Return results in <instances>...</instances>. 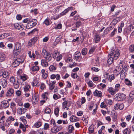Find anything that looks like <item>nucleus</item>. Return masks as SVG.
<instances>
[{
    "label": "nucleus",
    "mask_w": 134,
    "mask_h": 134,
    "mask_svg": "<svg viewBox=\"0 0 134 134\" xmlns=\"http://www.w3.org/2000/svg\"><path fill=\"white\" fill-rule=\"evenodd\" d=\"M81 54L80 52H76L74 55V59L77 60L81 57Z\"/></svg>",
    "instance_id": "15"
},
{
    "label": "nucleus",
    "mask_w": 134,
    "mask_h": 134,
    "mask_svg": "<svg viewBox=\"0 0 134 134\" xmlns=\"http://www.w3.org/2000/svg\"><path fill=\"white\" fill-rule=\"evenodd\" d=\"M14 93V90L13 88H9L8 90L6 96L9 97L11 96Z\"/></svg>",
    "instance_id": "8"
},
{
    "label": "nucleus",
    "mask_w": 134,
    "mask_h": 134,
    "mask_svg": "<svg viewBox=\"0 0 134 134\" xmlns=\"http://www.w3.org/2000/svg\"><path fill=\"white\" fill-rule=\"evenodd\" d=\"M49 124L47 123H45L44 125L43 128L42 129L44 130H47L49 129Z\"/></svg>",
    "instance_id": "41"
},
{
    "label": "nucleus",
    "mask_w": 134,
    "mask_h": 134,
    "mask_svg": "<svg viewBox=\"0 0 134 134\" xmlns=\"http://www.w3.org/2000/svg\"><path fill=\"white\" fill-rule=\"evenodd\" d=\"M14 25L16 29L20 30H23L24 28V26L22 23H15Z\"/></svg>",
    "instance_id": "4"
},
{
    "label": "nucleus",
    "mask_w": 134,
    "mask_h": 134,
    "mask_svg": "<svg viewBox=\"0 0 134 134\" xmlns=\"http://www.w3.org/2000/svg\"><path fill=\"white\" fill-rule=\"evenodd\" d=\"M126 97V95L123 94H121L115 97V99L118 101H120L124 100Z\"/></svg>",
    "instance_id": "5"
},
{
    "label": "nucleus",
    "mask_w": 134,
    "mask_h": 134,
    "mask_svg": "<svg viewBox=\"0 0 134 134\" xmlns=\"http://www.w3.org/2000/svg\"><path fill=\"white\" fill-rule=\"evenodd\" d=\"M44 111L46 113L49 114L51 112V110L50 108L47 107L46 108Z\"/></svg>",
    "instance_id": "59"
},
{
    "label": "nucleus",
    "mask_w": 134,
    "mask_h": 134,
    "mask_svg": "<svg viewBox=\"0 0 134 134\" xmlns=\"http://www.w3.org/2000/svg\"><path fill=\"white\" fill-rule=\"evenodd\" d=\"M134 98V92L132 91L129 94V97L128 99L129 102L130 103H132Z\"/></svg>",
    "instance_id": "12"
},
{
    "label": "nucleus",
    "mask_w": 134,
    "mask_h": 134,
    "mask_svg": "<svg viewBox=\"0 0 134 134\" xmlns=\"http://www.w3.org/2000/svg\"><path fill=\"white\" fill-rule=\"evenodd\" d=\"M94 125H91L89 127L88 130L89 133L91 134L94 132Z\"/></svg>",
    "instance_id": "24"
},
{
    "label": "nucleus",
    "mask_w": 134,
    "mask_h": 134,
    "mask_svg": "<svg viewBox=\"0 0 134 134\" xmlns=\"http://www.w3.org/2000/svg\"><path fill=\"white\" fill-rule=\"evenodd\" d=\"M21 59L20 58H17L14 61L12 64V66L15 68L18 66L21 62Z\"/></svg>",
    "instance_id": "6"
},
{
    "label": "nucleus",
    "mask_w": 134,
    "mask_h": 134,
    "mask_svg": "<svg viewBox=\"0 0 134 134\" xmlns=\"http://www.w3.org/2000/svg\"><path fill=\"white\" fill-rule=\"evenodd\" d=\"M61 97V96L58 94H54L53 96V98L55 100H57L58 99L60 98Z\"/></svg>",
    "instance_id": "31"
},
{
    "label": "nucleus",
    "mask_w": 134,
    "mask_h": 134,
    "mask_svg": "<svg viewBox=\"0 0 134 134\" xmlns=\"http://www.w3.org/2000/svg\"><path fill=\"white\" fill-rule=\"evenodd\" d=\"M7 81L4 79H0V84L3 88L6 87L7 85Z\"/></svg>",
    "instance_id": "10"
},
{
    "label": "nucleus",
    "mask_w": 134,
    "mask_h": 134,
    "mask_svg": "<svg viewBox=\"0 0 134 134\" xmlns=\"http://www.w3.org/2000/svg\"><path fill=\"white\" fill-rule=\"evenodd\" d=\"M87 53V49L86 48H83L82 50V53L83 55H86Z\"/></svg>",
    "instance_id": "49"
},
{
    "label": "nucleus",
    "mask_w": 134,
    "mask_h": 134,
    "mask_svg": "<svg viewBox=\"0 0 134 134\" xmlns=\"http://www.w3.org/2000/svg\"><path fill=\"white\" fill-rule=\"evenodd\" d=\"M42 76L44 79H46L48 77V74L46 72L45 70L44 69H42L41 70Z\"/></svg>",
    "instance_id": "18"
},
{
    "label": "nucleus",
    "mask_w": 134,
    "mask_h": 134,
    "mask_svg": "<svg viewBox=\"0 0 134 134\" xmlns=\"http://www.w3.org/2000/svg\"><path fill=\"white\" fill-rule=\"evenodd\" d=\"M42 52L43 55L45 58L46 60L48 62H49L51 61L52 59L51 54L47 52L44 49H43Z\"/></svg>",
    "instance_id": "2"
},
{
    "label": "nucleus",
    "mask_w": 134,
    "mask_h": 134,
    "mask_svg": "<svg viewBox=\"0 0 134 134\" xmlns=\"http://www.w3.org/2000/svg\"><path fill=\"white\" fill-rule=\"evenodd\" d=\"M100 38L98 34H96L94 36V40L96 43L100 41Z\"/></svg>",
    "instance_id": "25"
},
{
    "label": "nucleus",
    "mask_w": 134,
    "mask_h": 134,
    "mask_svg": "<svg viewBox=\"0 0 134 134\" xmlns=\"http://www.w3.org/2000/svg\"><path fill=\"white\" fill-rule=\"evenodd\" d=\"M120 53L119 50H117L115 52L114 50L111 52L109 54V57H112L114 60H116L119 57Z\"/></svg>",
    "instance_id": "1"
},
{
    "label": "nucleus",
    "mask_w": 134,
    "mask_h": 134,
    "mask_svg": "<svg viewBox=\"0 0 134 134\" xmlns=\"http://www.w3.org/2000/svg\"><path fill=\"white\" fill-rule=\"evenodd\" d=\"M72 7H69L67 8L66 9L60 13L61 15H63L67 13L69 10H72Z\"/></svg>",
    "instance_id": "16"
},
{
    "label": "nucleus",
    "mask_w": 134,
    "mask_h": 134,
    "mask_svg": "<svg viewBox=\"0 0 134 134\" xmlns=\"http://www.w3.org/2000/svg\"><path fill=\"white\" fill-rule=\"evenodd\" d=\"M70 121L71 122H76L79 121V119L75 116H71L70 119Z\"/></svg>",
    "instance_id": "17"
},
{
    "label": "nucleus",
    "mask_w": 134,
    "mask_h": 134,
    "mask_svg": "<svg viewBox=\"0 0 134 134\" xmlns=\"http://www.w3.org/2000/svg\"><path fill=\"white\" fill-rule=\"evenodd\" d=\"M93 95L94 96H97L98 97H101L102 96V92L97 90H96L94 92Z\"/></svg>",
    "instance_id": "11"
},
{
    "label": "nucleus",
    "mask_w": 134,
    "mask_h": 134,
    "mask_svg": "<svg viewBox=\"0 0 134 134\" xmlns=\"http://www.w3.org/2000/svg\"><path fill=\"white\" fill-rule=\"evenodd\" d=\"M8 40L11 42H14L16 41V37L15 36L11 37L8 38Z\"/></svg>",
    "instance_id": "28"
},
{
    "label": "nucleus",
    "mask_w": 134,
    "mask_h": 134,
    "mask_svg": "<svg viewBox=\"0 0 134 134\" xmlns=\"http://www.w3.org/2000/svg\"><path fill=\"white\" fill-rule=\"evenodd\" d=\"M21 44L19 42H17L16 44H15V47L14 49L18 50L19 51H21Z\"/></svg>",
    "instance_id": "19"
},
{
    "label": "nucleus",
    "mask_w": 134,
    "mask_h": 134,
    "mask_svg": "<svg viewBox=\"0 0 134 134\" xmlns=\"http://www.w3.org/2000/svg\"><path fill=\"white\" fill-rule=\"evenodd\" d=\"M24 106L25 108H28L30 107V104L28 103H24Z\"/></svg>",
    "instance_id": "63"
},
{
    "label": "nucleus",
    "mask_w": 134,
    "mask_h": 134,
    "mask_svg": "<svg viewBox=\"0 0 134 134\" xmlns=\"http://www.w3.org/2000/svg\"><path fill=\"white\" fill-rule=\"evenodd\" d=\"M1 105L2 108H6L9 106V103L7 101L3 100L1 102Z\"/></svg>",
    "instance_id": "7"
},
{
    "label": "nucleus",
    "mask_w": 134,
    "mask_h": 134,
    "mask_svg": "<svg viewBox=\"0 0 134 134\" xmlns=\"http://www.w3.org/2000/svg\"><path fill=\"white\" fill-rule=\"evenodd\" d=\"M62 56L61 54L57 55V57H56L54 59H56L57 61L58 62L60 61L62 58Z\"/></svg>",
    "instance_id": "37"
},
{
    "label": "nucleus",
    "mask_w": 134,
    "mask_h": 134,
    "mask_svg": "<svg viewBox=\"0 0 134 134\" xmlns=\"http://www.w3.org/2000/svg\"><path fill=\"white\" fill-rule=\"evenodd\" d=\"M99 85L102 87V89L105 88L106 87V85L105 84L102 83H100Z\"/></svg>",
    "instance_id": "64"
},
{
    "label": "nucleus",
    "mask_w": 134,
    "mask_h": 134,
    "mask_svg": "<svg viewBox=\"0 0 134 134\" xmlns=\"http://www.w3.org/2000/svg\"><path fill=\"white\" fill-rule=\"evenodd\" d=\"M58 51H55L53 53V57L54 58L57 55L60 54Z\"/></svg>",
    "instance_id": "50"
},
{
    "label": "nucleus",
    "mask_w": 134,
    "mask_h": 134,
    "mask_svg": "<svg viewBox=\"0 0 134 134\" xmlns=\"http://www.w3.org/2000/svg\"><path fill=\"white\" fill-rule=\"evenodd\" d=\"M74 127L71 125H70L68 126V129L69 133H71L72 131L74 130Z\"/></svg>",
    "instance_id": "26"
},
{
    "label": "nucleus",
    "mask_w": 134,
    "mask_h": 134,
    "mask_svg": "<svg viewBox=\"0 0 134 134\" xmlns=\"http://www.w3.org/2000/svg\"><path fill=\"white\" fill-rule=\"evenodd\" d=\"M81 23L80 21H78L76 22L75 24L76 27L78 28L80 26Z\"/></svg>",
    "instance_id": "60"
},
{
    "label": "nucleus",
    "mask_w": 134,
    "mask_h": 134,
    "mask_svg": "<svg viewBox=\"0 0 134 134\" xmlns=\"http://www.w3.org/2000/svg\"><path fill=\"white\" fill-rule=\"evenodd\" d=\"M39 69V66L36 65L32 66L31 68V70L32 71H38Z\"/></svg>",
    "instance_id": "38"
},
{
    "label": "nucleus",
    "mask_w": 134,
    "mask_h": 134,
    "mask_svg": "<svg viewBox=\"0 0 134 134\" xmlns=\"http://www.w3.org/2000/svg\"><path fill=\"white\" fill-rule=\"evenodd\" d=\"M129 51L131 53L133 52L134 51V45H131L129 47Z\"/></svg>",
    "instance_id": "52"
},
{
    "label": "nucleus",
    "mask_w": 134,
    "mask_h": 134,
    "mask_svg": "<svg viewBox=\"0 0 134 134\" xmlns=\"http://www.w3.org/2000/svg\"><path fill=\"white\" fill-rule=\"evenodd\" d=\"M20 79L21 80L23 81H25L27 79V76L26 75H24L21 76H20Z\"/></svg>",
    "instance_id": "51"
},
{
    "label": "nucleus",
    "mask_w": 134,
    "mask_h": 134,
    "mask_svg": "<svg viewBox=\"0 0 134 134\" xmlns=\"http://www.w3.org/2000/svg\"><path fill=\"white\" fill-rule=\"evenodd\" d=\"M38 134H46V133L43 129H40L38 130Z\"/></svg>",
    "instance_id": "39"
},
{
    "label": "nucleus",
    "mask_w": 134,
    "mask_h": 134,
    "mask_svg": "<svg viewBox=\"0 0 134 134\" xmlns=\"http://www.w3.org/2000/svg\"><path fill=\"white\" fill-rule=\"evenodd\" d=\"M29 22L31 23L32 26L34 27L35 26L37 23V21L36 19H33L32 21H30Z\"/></svg>",
    "instance_id": "35"
},
{
    "label": "nucleus",
    "mask_w": 134,
    "mask_h": 134,
    "mask_svg": "<svg viewBox=\"0 0 134 134\" xmlns=\"http://www.w3.org/2000/svg\"><path fill=\"white\" fill-rule=\"evenodd\" d=\"M96 49V47L94 46L93 47H92L91 48V49L90 50L89 53L90 54H92L95 51V50Z\"/></svg>",
    "instance_id": "36"
},
{
    "label": "nucleus",
    "mask_w": 134,
    "mask_h": 134,
    "mask_svg": "<svg viewBox=\"0 0 134 134\" xmlns=\"http://www.w3.org/2000/svg\"><path fill=\"white\" fill-rule=\"evenodd\" d=\"M122 69V70L121 71V72L122 73H124L125 74L127 70V68L126 65H125Z\"/></svg>",
    "instance_id": "43"
},
{
    "label": "nucleus",
    "mask_w": 134,
    "mask_h": 134,
    "mask_svg": "<svg viewBox=\"0 0 134 134\" xmlns=\"http://www.w3.org/2000/svg\"><path fill=\"white\" fill-rule=\"evenodd\" d=\"M56 82V81H54L50 82L49 85V88L50 90H52L54 88V85Z\"/></svg>",
    "instance_id": "20"
},
{
    "label": "nucleus",
    "mask_w": 134,
    "mask_h": 134,
    "mask_svg": "<svg viewBox=\"0 0 134 134\" xmlns=\"http://www.w3.org/2000/svg\"><path fill=\"white\" fill-rule=\"evenodd\" d=\"M62 38V36L61 35H59L56 38L55 40V42L58 43L60 40V39Z\"/></svg>",
    "instance_id": "55"
},
{
    "label": "nucleus",
    "mask_w": 134,
    "mask_h": 134,
    "mask_svg": "<svg viewBox=\"0 0 134 134\" xmlns=\"http://www.w3.org/2000/svg\"><path fill=\"white\" fill-rule=\"evenodd\" d=\"M68 100H65L63 103V108L65 109V108H67V104Z\"/></svg>",
    "instance_id": "42"
},
{
    "label": "nucleus",
    "mask_w": 134,
    "mask_h": 134,
    "mask_svg": "<svg viewBox=\"0 0 134 134\" xmlns=\"http://www.w3.org/2000/svg\"><path fill=\"white\" fill-rule=\"evenodd\" d=\"M38 83V81L36 78H34V80L32 82V84L33 86H37Z\"/></svg>",
    "instance_id": "27"
},
{
    "label": "nucleus",
    "mask_w": 134,
    "mask_h": 134,
    "mask_svg": "<svg viewBox=\"0 0 134 134\" xmlns=\"http://www.w3.org/2000/svg\"><path fill=\"white\" fill-rule=\"evenodd\" d=\"M38 39V36H35L33 38L31 39L28 42L29 46L31 47L34 45Z\"/></svg>",
    "instance_id": "3"
},
{
    "label": "nucleus",
    "mask_w": 134,
    "mask_h": 134,
    "mask_svg": "<svg viewBox=\"0 0 134 134\" xmlns=\"http://www.w3.org/2000/svg\"><path fill=\"white\" fill-rule=\"evenodd\" d=\"M115 78L114 77V75H109V78L108 79V80L109 81L111 82V81L114 80V79Z\"/></svg>",
    "instance_id": "57"
},
{
    "label": "nucleus",
    "mask_w": 134,
    "mask_h": 134,
    "mask_svg": "<svg viewBox=\"0 0 134 134\" xmlns=\"http://www.w3.org/2000/svg\"><path fill=\"white\" fill-rule=\"evenodd\" d=\"M131 132L130 130L129 129L127 128L124 130L123 133L124 134H130Z\"/></svg>",
    "instance_id": "40"
},
{
    "label": "nucleus",
    "mask_w": 134,
    "mask_h": 134,
    "mask_svg": "<svg viewBox=\"0 0 134 134\" xmlns=\"http://www.w3.org/2000/svg\"><path fill=\"white\" fill-rule=\"evenodd\" d=\"M14 119L12 116H10L9 118H8L6 120V122H7L8 125L7 126L8 127L10 123V121H13L14 120Z\"/></svg>",
    "instance_id": "22"
},
{
    "label": "nucleus",
    "mask_w": 134,
    "mask_h": 134,
    "mask_svg": "<svg viewBox=\"0 0 134 134\" xmlns=\"http://www.w3.org/2000/svg\"><path fill=\"white\" fill-rule=\"evenodd\" d=\"M125 84L128 86H131L132 85V83L131 82L127 79H125Z\"/></svg>",
    "instance_id": "47"
},
{
    "label": "nucleus",
    "mask_w": 134,
    "mask_h": 134,
    "mask_svg": "<svg viewBox=\"0 0 134 134\" xmlns=\"http://www.w3.org/2000/svg\"><path fill=\"white\" fill-rule=\"evenodd\" d=\"M59 111V109L58 108H57L55 109L54 110V113L57 116H58V113Z\"/></svg>",
    "instance_id": "45"
},
{
    "label": "nucleus",
    "mask_w": 134,
    "mask_h": 134,
    "mask_svg": "<svg viewBox=\"0 0 134 134\" xmlns=\"http://www.w3.org/2000/svg\"><path fill=\"white\" fill-rule=\"evenodd\" d=\"M13 84V86L14 88L15 89H18L19 86V83L18 81H16Z\"/></svg>",
    "instance_id": "23"
},
{
    "label": "nucleus",
    "mask_w": 134,
    "mask_h": 134,
    "mask_svg": "<svg viewBox=\"0 0 134 134\" xmlns=\"http://www.w3.org/2000/svg\"><path fill=\"white\" fill-rule=\"evenodd\" d=\"M49 69L50 71L52 72H54L55 71V70H56V67L55 66L52 65L49 66Z\"/></svg>",
    "instance_id": "29"
},
{
    "label": "nucleus",
    "mask_w": 134,
    "mask_h": 134,
    "mask_svg": "<svg viewBox=\"0 0 134 134\" xmlns=\"http://www.w3.org/2000/svg\"><path fill=\"white\" fill-rule=\"evenodd\" d=\"M36 31H37V29H34L32 31H30L28 33V34H33L35 33V32Z\"/></svg>",
    "instance_id": "61"
},
{
    "label": "nucleus",
    "mask_w": 134,
    "mask_h": 134,
    "mask_svg": "<svg viewBox=\"0 0 134 134\" xmlns=\"http://www.w3.org/2000/svg\"><path fill=\"white\" fill-rule=\"evenodd\" d=\"M2 73H3V74H2V76L4 78H7L8 75L7 72L5 71L4 72L2 71Z\"/></svg>",
    "instance_id": "56"
},
{
    "label": "nucleus",
    "mask_w": 134,
    "mask_h": 134,
    "mask_svg": "<svg viewBox=\"0 0 134 134\" xmlns=\"http://www.w3.org/2000/svg\"><path fill=\"white\" fill-rule=\"evenodd\" d=\"M57 126H54L51 129V131L52 133H55L59 131V130L57 128Z\"/></svg>",
    "instance_id": "30"
},
{
    "label": "nucleus",
    "mask_w": 134,
    "mask_h": 134,
    "mask_svg": "<svg viewBox=\"0 0 134 134\" xmlns=\"http://www.w3.org/2000/svg\"><path fill=\"white\" fill-rule=\"evenodd\" d=\"M109 58L108 60L107 63L109 64H111L113 62L114 59L112 58V57Z\"/></svg>",
    "instance_id": "46"
},
{
    "label": "nucleus",
    "mask_w": 134,
    "mask_h": 134,
    "mask_svg": "<svg viewBox=\"0 0 134 134\" xmlns=\"http://www.w3.org/2000/svg\"><path fill=\"white\" fill-rule=\"evenodd\" d=\"M115 90V89L112 87H108L107 89V91L112 95H114L115 94L116 92Z\"/></svg>",
    "instance_id": "14"
},
{
    "label": "nucleus",
    "mask_w": 134,
    "mask_h": 134,
    "mask_svg": "<svg viewBox=\"0 0 134 134\" xmlns=\"http://www.w3.org/2000/svg\"><path fill=\"white\" fill-rule=\"evenodd\" d=\"M21 51H19L14 49L13 51V53L15 56H16L19 54L20 52Z\"/></svg>",
    "instance_id": "48"
},
{
    "label": "nucleus",
    "mask_w": 134,
    "mask_h": 134,
    "mask_svg": "<svg viewBox=\"0 0 134 134\" xmlns=\"http://www.w3.org/2000/svg\"><path fill=\"white\" fill-rule=\"evenodd\" d=\"M49 95V94L48 92H45L42 94V97L43 98L47 100L48 98V97Z\"/></svg>",
    "instance_id": "34"
},
{
    "label": "nucleus",
    "mask_w": 134,
    "mask_h": 134,
    "mask_svg": "<svg viewBox=\"0 0 134 134\" xmlns=\"http://www.w3.org/2000/svg\"><path fill=\"white\" fill-rule=\"evenodd\" d=\"M43 24H45L46 25H49L51 24L50 20L48 19H46L43 22Z\"/></svg>",
    "instance_id": "33"
},
{
    "label": "nucleus",
    "mask_w": 134,
    "mask_h": 134,
    "mask_svg": "<svg viewBox=\"0 0 134 134\" xmlns=\"http://www.w3.org/2000/svg\"><path fill=\"white\" fill-rule=\"evenodd\" d=\"M41 64L43 67H47L48 66L47 61L45 59H42L41 60Z\"/></svg>",
    "instance_id": "21"
},
{
    "label": "nucleus",
    "mask_w": 134,
    "mask_h": 134,
    "mask_svg": "<svg viewBox=\"0 0 134 134\" xmlns=\"http://www.w3.org/2000/svg\"><path fill=\"white\" fill-rule=\"evenodd\" d=\"M30 86L29 85H25L24 87V90L25 92H27L29 91Z\"/></svg>",
    "instance_id": "44"
},
{
    "label": "nucleus",
    "mask_w": 134,
    "mask_h": 134,
    "mask_svg": "<svg viewBox=\"0 0 134 134\" xmlns=\"http://www.w3.org/2000/svg\"><path fill=\"white\" fill-rule=\"evenodd\" d=\"M41 125L42 123L41 122L37 121L34 124V126L35 127L39 128Z\"/></svg>",
    "instance_id": "32"
},
{
    "label": "nucleus",
    "mask_w": 134,
    "mask_h": 134,
    "mask_svg": "<svg viewBox=\"0 0 134 134\" xmlns=\"http://www.w3.org/2000/svg\"><path fill=\"white\" fill-rule=\"evenodd\" d=\"M71 77L73 79H75L77 77V75L75 73H72L71 74Z\"/></svg>",
    "instance_id": "62"
},
{
    "label": "nucleus",
    "mask_w": 134,
    "mask_h": 134,
    "mask_svg": "<svg viewBox=\"0 0 134 134\" xmlns=\"http://www.w3.org/2000/svg\"><path fill=\"white\" fill-rule=\"evenodd\" d=\"M39 100V98L35 94L32 96V102L33 104L35 105L37 103Z\"/></svg>",
    "instance_id": "9"
},
{
    "label": "nucleus",
    "mask_w": 134,
    "mask_h": 134,
    "mask_svg": "<svg viewBox=\"0 0 134 134\" xmlns=\"http://www.w3.org/2000/svg\"><path fill=\"white\" fill-rule=\"evenodd\" d=\"M26 109L23 108H19L17 110V112L20 115L25 113L26 112Z\"/></svg>",
    "instance_id": "13"
},
{
    "label": "nucleus",
    "mask_w": 134,
    "mask_h": 134,
    "mask_svg": "<svg viewBox=\"0 0 134 134\" xmlns=\"http://www.w3.org/2000/svg\"><path fill=\"white\" fill-rule=\"evenodd\" d=\"M33 27V26L31 25V23L29 22L27 24L26 26V29H28L31 28Z\"/></svg>",
    "instance_id": "54"
},
{
    "label": "nucleus",
    "mask_w": 134,
    "mask_h": 134,
    "mask_svg": "<svg viewBox=\"0 0 134 134\" xmlns=\"http://www.w3.org/2000/svg\"><path fill=\"white\" fill-rule=\"evenodd\" d=\"M120 87V85L119 84H116L115 86V89L116 91H118L119 88Z\"/></svg>",
    "instance_id": "53"
},
{
    "label": "nucleus",
    "mask_w": 134,
    "mask_h": 134,
    "mask_svg": "<svg viewBox=\"0 0 134 134\" xmlns=\"http://www.w3.org/2000/svg\"><path fill=\"white\" fill-rule=\"evenodd\" d=\"M10 81L11 83H13L14 82L16 81L15 80V78L13 76H12L10 78Z\"/></svg>",
    "instance_id": "58"
}]
</instances>
